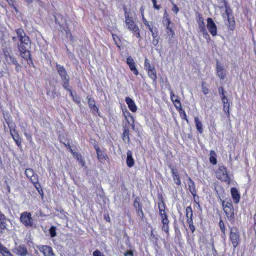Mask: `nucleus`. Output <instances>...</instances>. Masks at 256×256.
Masks as SVG:
<instances>
[{
	"mask_svg": "<svg viewBox=\"0 0 256 256\" xmlns=\"http://www.w3.org/2000/svg\"><path fill=\"white\" fill-rule=\"evenodd\" d=\"M15 32L20 42L18 48L20 56L27 62L28 65L34 66L30 52L28 50L31 44L30 38L26 34L22 28L16 29Z\"/></svg>",
	"mask_w": 256,
	"mask_h": 256,
	"instance_id": "f257e3e1",
	"label": "nucleus"
},
{
	"mask_svg": "<svg viewBox=\"0 0 256 256\" xmlns=\"http://www.w3.org/2000/svg\"><path fill=\"white\" fill-rule=\"evenodd\" d=\"M158 204L159 210V214L162 224V230L166 233V237L168 238L170 236V220L168 218V216L165 211L166 206L162 198H161L160 200H158Z\"/></svg>",
	"mask_w": 256,
	"mask_h": 256,
	"instance_id": "f03ea898",
	"label": "nucleus"
},
{
	"mask_svg": "<svg viewBox=\"0 0 256 256\" xmlns=\"http://www.w3.org/2000/svg\"><path fill=\"white\" fill-rule=\"evenodd\" d=\"M221 203L226 217L231 223L234 222V209L232 200L230 198H226L221 200Z\"/></svg>",
	"mask_w": 256,
	"mask_h": 256,
	"instance_id": "7ed1b4c3",
	"label": "nucleus"
},
{
	"mask_svg": "<svg viewBox=\"0 0 256 256\" xmlns=\"http://www.w3.org/2000/svg\"><path fill=\"white\" fill-rule=\"evenodd\" d=\"M125 24L127 29L131 32L136 38H141L140 30L132 18L128 14L125 15Z\"/></svg>",
	"mask_w": 256,
	"mask_h": 256,
	"instance_id": "20e7f679",
	"label": "nucleus"
},
{
	"mask_svg": "<svg viewBox=\"0 0 256 256\" xmlns=\"http://www.w3.org/2000/svg\"><path fill=\"white\" fill-rule=\"evenodd\" d=\"M229 240L234 250L240 242V233L236 226L230 228Z\"/></svg>",
	"mask_w": 256,
	"mask_h": 256,
	"instance_id": "39448f33",
	"label": "nucleus"
},
{
	"mask_svg": "<svg viewBox=\"0 0 256 256\" xmlns=\"http://www.w3.org/2000/svg\"><path fill=\"white\" fill-rule=\"evenodd\" d=\"M216 176L218 179L226 182L228 184L231 183V178L228 174L226 168L224 166H220L216 171Z\"/></svg>",
	"mask_w": 256,
	"mask_h": 256,
	"instance_id": "423d86ee",
	"label": "nucleus"
},
{
	"mask_svg": "<svg viewBox=\"0 0 256 256\" xmlns=\"http://www.w3.org/2000/svg\"><path fill=\"white\" fill-rule=\"evenodd\" d=\"M162 22L166 26L167 36H169L170 39L172 38L174 34V24L171 22L170 16L166 10H165Z\"/></svg>",
	"mask_w": 256,
	"mask_h": 256,
	"instance_id": "0eeeda50",
	"label": "nucleus"
},
{
	"mask_svg": "<svg viewBox=\"0 0 256 256\" xmlns=\"http://www.w3.org/2000/svg\"><path fill=\"white\" fill-rule=\"evenodd\" d=\"M94 142V148L97 158L98 160L102 164H104L105 160L108 161L109 160V158L106 153V149L104 148L101 150L98 146V143L95 140H92Z\"/></svg>",
	"mask_w": 256,
	"mask_h": 256,
	"instance_id": "6e6552de",
	"label": "nucleus"
},
{
	"mask_svg": "<svg viewBox=\"0 0 256 256\" xmlns=\"http://www.w3.org/2000/svg\"><path fill=\"white\" fill-rule=\"evenodd\" d=\"M20 220L26 227L30 228L33 226V219L30 212H22L20 214Z\"/></svg>",
	"mask_w": 256,
	"mask_h": 256,
	"instance_id": "1a4fd4ad",
	"label": "nucleus"
},
{
	"mask_svg": "<svg viewBox=\"0 0 256 256\" xmlns=\"http://www.w3.org/2000/svg\"><path fill=\"white\" fill-rule=\"evenodd\" d=\"M207 20V28L210 34L214 36L217 34V27L213 20L211 18H208Z\"/></svg>",
	"mask_w": 256,
	"mask_h": 256,
	"instance_id": "9d476101",
	"label": "nucleus"
},
{
	"mask_svg": "<svg viewBox=\"0 0 256 256\" xmlns=\"http://www.w3.org/2000/svg\"><path fill=\"white\" fill-rule=\"evenodd\" d=\"M10 134L17 146L20 148H22V139L20 137L18 132L14 128H10Z\"/></svg>",
	"mask_w": 256,
	"mask_h": 256,
	"instance_id": "9b49d317",
	"label": "nucleus"
},
{
	"mask_svg": "<svg viewBox=\"0 0 256 256\" xmlns=\"http://www.w3.org/2000/svg\"><path fill=\"white\" fill-rule=\"evenodd\" d=\"M216 74L221 80L226 78V70L223 66H222L218 61L216 62Z\"/></svg>",
	"mask_w": 256,
	"mask_h": 256,
	"instance_id": "f8f14e48",
	"label": "nucleus"
},
{
	"mask_svg": "<svg viewBox=\"0 0 256 256\" xmlns=\"http://www.w3.org/2000/svg\"><path fill=\"white\" fill-rule=\"evenodd\" d=\"M12 252L18 256H26L28 254V250L25 245H20L15 247Z\"/></svg>",
	"mask_w": 256,
	"mask_h": 256,
	"instance_id": "ddd939ff",
	"label": "nucleus"
},
{
	"mask_svg": "<svg viewBox=\"0 0 256 256\" xmlns=\"http://www.w3.org/2000/svg\"><path fill=\"white\" fill-rule=\"evenodd\" d=\"M169 168L170 170L172 176L175 184L178 186L180 185L181 180L178 170L172 165L169 166Z\"/></svg>",
	"mask_w": 256,
	"mask_h": 256,
	"instance_id": "4468645a",
	"label": "nucleus"
},
{
	"mask_svg": "<svg viewBox=\"0 0 256 256\" xmlns=\"http://www.w3.org/2000/svg\"><path fill=\"white\" fill-rule=\"evenodd\" d=\"M25 174L31 182H36L38 180V176L34 172L32 168H28L25 170Z\"/></svg>",
	"mask_w": 256,
	"mask_h": 256,
	"instance_id": "2eb2a0df",
	"label": "nucleus"
},
{
	"mask_svg": "<svg viewBox=\"0 0 256 256\" xmlns=\"http://www.w3.org/2000/svg\"><path fill=\"white\" fill-rule=\"evenodd\" d=\"M126 62L133 74L136 76H138V71L136 68V64L134 58L130 56H128Z\"/></svg>",
	"mask_w": 256,
	"mask_h": 256,
	"instance_id": "dca6fc26",
	"label": "nucleus"
},
{
	"mask_svg": "<svg viewBox=\"0 0 256 256\" xmlns=\"http://www.w3.org/2000/svg\"><path fill=\"white\" fill-rule=\"evenodd\" d=\"M230 194L234 204H238L240 200V195L238 190L234 187L232 188H230Z\"/></svg>",
	"mask_w": 256,
	"mask_h": 256,
	"instance_id": "f3484780",
	"label": "nucleus"
},
{
	"mask_svg": "<svg viewBox=\"0 0 256 256\" xmlns=\"http://www.w3.org/2000/svg\"><path fill=\"white\" fill-rule=\"evenodd\" d=\"M188 190L192 195L195 202L198 204V202H197L196 200V189L194 182L190 178H188Z\"/></svg>",
	"mask_w": 256,
	"mask_h": 256,
	"instance_id": "a211bd4d",
	"label": "nucleus"
},
{
	"mask_svg": "<svg viewBox=\"0 0 256 256\" xmlns=\"http://www.w3.org/2000/svg\"><path fill=\"white\" fill-rule=\"evenodd\" d=\"M56 67L62 80L65 79L66 78L69 77L67 72L64 66L58 64H56Z\"/></svg>",
	"mask_w": 256,
	"mask_h": 256,
	"instance_id": "6ab92c4d",
	"label": "nucleus"
},
{
	"mask_svg": "<svg viewBox=\"0 0 256 256\" xmlns=\"http://www.w3.org/2000/svg\"><path fill=\"white\" fill-rule=\"evenodd\" d=\"M170 98L176 110L182 108L181 102L178 96H176L172 90L170 92Z\"/></svg>",
	"mask_w": 256,
	"mask_h": 256,
	"instance_id": "aec40b11",
	"label": "nucleus"
},
{
	"mask_svg": "<svg viewBox=\"0 0 256 256\" xmlns=\"http://www.w3.org/2000/svg\"><path fill=\"white\" fill-rule=\"evenodd\" d=\"M228 17V29L230 30H234L235 28L236 22L234 16H230V14L228 12V10L226 11Z\"/></svg>",
	"mask_w": 256,
	"mask_h": 256,
	"instance_id": "412c9836",
	"label": "nucleus"
},
{
	"mask_svg": "<svg viewBox=\"0 0 256 256\" xmlns=\"http://www.w3.org/2000/svg\"><path fill=\"white\" fill-rule=\"evenodd\" d=\"M40 252H42L44 256H53L54 253L52 248L48 246H42L40 248Z\"/></svg>",
	"mask_w": 256,
	"mask_h": 256,
	"instance_id": "4be33fe9",
	"label": "nucleus"
},
{
	"mask_svg": "<svg viewBox=\"0 0 256 256\" xmlns=\"http://www.w3.org/2000/svg\"><path fill=\"white\" fill-rule=\"evenodd\" d=\"M224 108L223 110L225 114H226L228 118H230V103L228 102V99L226 96H222V98Z\"/></svg>",
	"mask_w": 256,
	"mask_h": 256,
	"instance_id": "5701e85b",
	"label": "nucleus"
},
{
	"mask_svg": "<svg viewBox=\"0 0 256 256\" xmlns=\"http://www.w3.org/2000/svg\"><path fill=\"white\" fill-rule=\"evenodd\" d=\"M130 130L128 126H123V133L122 136V140L125 142L127 143H129L130 142Z\"/></svg>",
	"mask_w": 256,
	"mask_h": 256,
	"instance_id": "b1692460",
	"label": "nucleus"
},
{
	"mask_svg": "<svg viewBox=\"0 0 256 256\" xmlns=\"http://www.w3.org/2000/svg\"><path fill=\"white\" fill-rule=\"evenodd\" d=\"M125 101L128 104L129 109L133 112L137 110V106L134 102L130 97H126Z\"/></svg>",
	"mask_w": 256,
	"mask_h": 256,
	"instance_id": "393cba45",
	"label": "nucleus"
},
{
	"mask_svg": "<svg viewBox=\"0 0 256 256\" xmlns=\"http://www.w3.org/2000/svg\"><path fill=\"white\" fill-rule=\"evenodd\" d=\"M6 228V223L5 216L0 211V233Z\"/></svg>",
	"mask_w": 256,
	"mask_h": 256,
	"instance_id": "a878e982",
	"label": "nucleus"
},
{
	"mask_svg": "<svg viewBox=\"0 0 256 256\" xmlns=\"http://www.w3.org/2000/svg\"><path fill=\"white\" fill-rule=\"evenodd\" d=\"M127 157L126 160V163L128 167L132 168L134 164V160L132 156V152L130 150H128L127 152Z\"/></svg>",
	"mask_w": 256,
	"mask_h": 256,
	"instance_id": "bb28decb",
	"label": "nucleus"
},
{
	"mask_svg": "<svg viewBox=\"0 0 256 256\" xmlns=\"http://www.w3.org/2000/svg\"><path fill=\"white\" fill-rule=\"evenodd\" d=\"M196 22L198 24L200 31L206 28V25L204 22V18H202V15L198 13V16L196 17Z\"/></svg>",
	"mask_w": 256,
	"mask_h": 256,
	"instance_id": "cd10ccee",
	"label": "nucleus"
},
{
	"mask_svg": "<svg viewBox=\"0 0 256 256\" xmlns=\"http://www.w3.org/2000/svg\"><path fill=\"white\" fill-rule=\"evenodd\" d=\"M194 121L197 131L200 134H202L204 131L202 122L200 120L198 116L194 117Z\"/></svg>",
	"mask_w": 256,
	"mask_h": 256,
	"instance_id": "c85d7f7f",
	"label": "nucleus"
},
{
	"mask_svg": "<svg viewBox=\"0 0 256 256\" xmlns=\"http://www.w3.org/2000/svg\"><path fill=\"white\" fill-rule=\"evenodd\" d=\"M0 254L2 256H14L3 244L0 242Z\"/></svg>",
	"mask_w": 256,
	"mask_h": 256,
	"instance_id": "c756f323",
	"label": "nucleus"
},
{
	"mask_svg": "<svg viewBox=\"0 0 256 256\" xmlns=\"http://www.w3.org/2000/svg\"><path fill=\"white\" fill-rule=\"evenodd\" d=\"M112 38L114 41L115 44L120 49H121L122 47V37L117 36L116 34H112Z\"/></svg>",
	"mask_w": 256,
	"mask_h": 256,
	"instance_id": "7c9ffc66",
	"label": "nucleus"
},
{
	"mask_svg": "<svg viewBox=\"0 0 256 256\" xmlns=\"http://www.w3.org/2000/svg\"><path fill=\"white\" fill-rule=\"evenodd\" d=\"M218 226L222 232V238H224L226 237V228L224 221L222 219L220 220Z\"/></svg>",
	"mask_w": 256,
	"mask_h": 256,
	"instance_id": "2f4dec72",
	"label": "nucleus"
},
{
	"mask_svg": "<svg viewBox=\"0 0 256 256\" xmlns=\"http://www.w3.org/2000/svg\"><path fill=\"white\" fill-rule=\"evenodd\" d=\"M148 76L156 83V82L157 76L155 68L147 71Z\"/></svg>",
	"mask_w": 256,
	"mask_h": 256,
	"instance_id": "473e14b6",
	"label": "nucleus"
},
{
	"mask_svg": "<svg viewBox=\"0 0 256 256\" xmlns=\"http://www.w3.org/2000/svg\"><path fill=\"white\" fill-rule=\"evenodd\" d=\"M210 157L209 158L210 162L213 165L216 164L217 163V160L216 158V152L214 150H212L210 151Z\"/></svg>",
	"mask_w": 256,
	"mask_h": 256,
	"instance_id": "72a5a7b5",
	"label": "nucleus"
},
{
	"mask_svg": "<svg viewBox=\"0 0 256 256\" xmlns=\"http://www.w3.org/2000/svg\"><path fill=\"white\" fill-rule=\"evenodd\" d=\"M34 188L36 189L42 198H44V192L40 184L38 182V180L36 182H32Z\"/></svg>",
	"mask_w": 256,
	"mask_h": 256,
	"instance_id": "f704fd0d",
	"label": "nucleus"
},
{
	"mask_svg": "<svg viewBox=\"0 0 256 256\" xmlns=\"http://www.w3.org/2000/svg\"><path fill=\"white\" fill-rule=\"evenodd\" d=\"M185 215L186 219L194 217L193 210L190 206H187L186 208Z\"/></svg>",
	"mask_w": 256,
	"mask_h": 256,
	"instance_id": "c9c22d12",
	"label": "nucleus"
},
{
	"mask_svg": "<svg viewBox=\"0 0 256 256\" xmlns=\"http://www.w3.org/2000/svg\"><path fill=\"white\" fill-rule=\"evenodd\" d=\"M186 222L188 224L192 233H193L196 230L195 226L194 224V217L186 219Z\"/></svg>",
	"mask_w": 256,
	"mask_h": 256,
	"instance_id": "e433bc0d",
	"label": "nucleus"
},
{
	"mask_svg": "<svg viewBox=\"0 0 256 256\" xmlns=\"http://www.w3.org/2000/svg\"><path fill=\"white\" fill-rule=\"evenodd\" d=\"M176 110L179 112L180 118L184 120L187 122V123H188L189 121L184 110L182 109V108H178Z\"/></svg>",
	"mask_w": 256,
	"mask_h": 256,
	"instance_id": "4c0bfd02",
	"label": "nucleus"
},
{
	"mask_svg": "<svg viewBox=\"0 0 256 256\" xmlns=\"http://www.w3.org/2000/svg\"><path fill=\"white\" fill-rule=\"evenodd\" d=\"M62 80L63 81V84H62L63 88L66 90H68L70 89L69 88L70 87V82H69L70 78L69 77L66 78L65 79Z\"/></svg>",
	"mask_w": 256,
	"mask_h": 256,
	"instance_id": "58836bf2",
	"label": "nucleus"
},
{
	"mask_svg": "<svg viewBox=\"0 0 256 256\" xmlns=\"http://www.w3.org/2000/svg\"><path fill=\"white\" fill-rule=\"evenodd\" d=\"M154 68V66L150 64V61L148 58H146L144 60V68L146 71L151 70Z\"/></svg>",
	"mask_w": 256,
	"mask_h": 256,
	"instance_id": "ea45409f",
	"label": "nucleus"
},
{
	"mask_svg": "<svg viewBox=\"0 0 256 256\" xmlns=\"http://www.w3.org/2000/svg\"><path fill=\"white\" fill-rule=\"evenodd\" d=\"M142 206V204L140 202V198L138 196L134 198V206L135 209L140 208Z\"/></svg>",
	"mask_w": 256,
	"mask_h": 256,
	"instance_id": "a19ab883",
	"label": "nucleus"
},
{
	"mask_svg": "<svg viewBox=\"0 0 256 256\" xmlns=\"http://www.w3.org/2000/svg\"><path fill=\"white\" fill-rule=\"evenodd\" d=\"M135 210L138 215L140 217V219L142 220L144 218V213L142 210V206L138 208Z\"/></svg>",
	"mask_w": 256,
	"mask_h": 256,
	"instance_id": "79ce46f5",
	"label": "nucleus"
},
{
	"mask_svg": "<svg viewBox=\"0 0 256 256\" xmlns=\"http://www.w3.org/2000/svg\"><path fill=\"white\" fill-rule=\"evenodd\" d=\"M90 108L94 114H97L98 116H100V113L96 104L92 105Z\"/></svg>",
	"mask_w": 256,
	"mask_h": 256,
	"instance_id": "37998d69",
	"label": "nucleus"
},
{
	"mask_svg": "<svg viewBox=\"0 0 256 256\" xmlns=\"http://www.w3.org/2000/svg\"><path fill=\"white\" fill-rule=\"evenodd\" d=\"M86 99L89 108H91V106L96 104V100L94 98L88 96Z\"/></svg>",
	"mask_w": 256,
	"mask_h": 256,
	"instance_id": "c03bdc74",
	"label": "nucleus"
},
{
	"mask_svg": "<svg viewBox=\"0 0 256 256\" xmlns=\"http://www.w3.org/2000/svg\"><path fill=\"white\" fill-rule=\"evenodd\" d=\"M50 234L51 237L54 238L55 237L56 235V228L54 226H52L50 228Z\"/></svg>",
	"mask_w": 256,
	"mask_h": 256,
	"instance_id": "a18cd8bd",
	"label": "nucleus"
},
{
	"mask_svg": "<svg viewBox=\"0 0 256 256\" xmlns=\"http://www.w3.org/2000/svg\"><path fill=\"white\" fill-rule=\"evenodd\" d=\"M206 83L204 82H202V92L204 95H206L209 92V90L208 88L204 86Z\"/></svg>",
	"mask_w": 256,
	"mask_h": 256,
	"instance_id": "49530a36",
	"label": "nucleus"
},
{
	"mask_svg": "<svg viewBox=\"0 0 256 256\" xmlns=\"http://www.w3.org/2000/svg\"><path fill=\"white\" fill-rule=\"evenodd\" d=\"M70 153L72 154V156H74L76 158V160L78 161L82 158V157L80 154L74 152L73 150H70Z\"/></svg>",
	"mask_w": 256,
	"mask_h": 256,
	"instance_id": "de8ad7c7",
	"label": "nucleus"
},
{
	"mask_svg": "<svg viewBox=\"0 0 256 256\" xmlns=\"http://www.w3.org/2000/svg\"><path fill=\"white\" fill-rule=\"evenodd\" d=\"M200 32H202L204 37L206 39L208 40V41L210 40V35L208 34L206 28L201 30Z\"/></svg>",
	"mask_w": 256,
	"mask_h": 256,
	"instance_id": "09e8293b",
	"label": "nucleus"
},
{
	"mask_svg": "<svg viewBox=\"0 0 256 256\" xmlns=\"http://www.w3.org/2000/svg\"><path fill=\"white\" fill-rule=\"evenodd\" d=\"M172 10L176 14H177L180 10L178 7L174 2H172Z\"/></svg>",
	"mask_w": 256,
	"mask_h": 256,
	"instance_id": "8fccbe9b",
	"label": "nucleus"
},
{
	"mask_svg": "<svg viewBox=\"0 0 256 256\" xmlns=\"http://www.w3.org/2000/svg\"><path fill=\"white\" fill-rule=\"evenodd\" d=\"M16 60L11 55L8 57V60H6V62L8 64H13L14 63L16 62Z\"/></svg>",
	"mask_w": 256,
	"mask_h": 256,
	"instance_id": "3c124183",
	"label": "nucleus"
},
{
	"mask_svg": "<svg viewBox=\"0 0 256 256\" xmlns=\"http://www.w3.org/2000/svg\"><path fill=\"white\" fill-rule=\"evenodd\" d=\"M124 116L126 119V120L128 121V122H129L127 120L128 116L134 122V118H133L132 116V114L128 111L126 110L124 112Z\"/></svg>",
	"mask_w": 256,
	"mask_h": 256,
	"instance_id": "603ef678",
	"label": "nucleus"
},
{
	"mask_svg": "<svg viewBox=\"0 0 256 256\" xmlns=\"http://www.w3.org/2000/svg\"><path fill=\"white\" fill-rule=\"evenodd\" d=\"M72 99L73 101L77 104H80V97L77 94H76Z\"/></svg>",
	"mask_w": 256,
	"mask_h": 256,
	"instance_id": "864d4df0",
	"label": "nucleus"
},
{
	"mask_svg": "<svg viewBox=\"0 0 256 256\" xmlns=\"http://www.w3.org/2000/svg\"><path fill=\"white\" fill-rule=\"evenodd\" d=\"M93 256H105L100 250H96L93 252Z\"/></svg>",
	"mask_w": 256,
	"mask_h": 256,
	"instance_id": "5fc2aeb1",
	"label": "nucleus"
},
{
	"mask_svg": "<svg viewBox=\"0 0 256 256\" xmlns=\"http://www.w3.org/2000/svg\"><path fill=\"white\" fill-rule=\"evenodd\" d=\"M218 90L219 94L220 95L221 98H222V96H226L224 95V88L223 87L220 86V88H218Z\"/></svg>",
	"mask_w": 256,
	"mask_h": 256,
	"instance_id": "6e6d98bb",
	"label": "nucleus"
},
{
	"mask_svg": "<svg viewBox=\"0 0 256 256\" xmlns=\"http://www.w3.org/2000/svg\"><path fill=\"white\" fill-rule=\"evenodd\" d=\"M3 54H4L6 60H8V57L10 56L8 51L6 50H4Z\"/></svg>",
	"mask_w": 256,
	"mask_h": 256,
	"instance_id": "4d7b16f0",
	"label": "nucleus"
},
{
	"mask_svg": "<svg viewBox=\"0 0 256 256\" xmlns=\"http://www.w3.org/2000/svg\"><path fill=\"white\" fill-rule=\"evenodd\" d=\"M152 2L154 8L157 10H159L160 8V6L157 4L156 0H152Z\"/></svg>",
	"mask_w": 256,
	"mask_h": 256,
	"instance_id": "13d9d810",
	"label": "nucleus"
},
{
	"mask_svg": "<svg viewBox=\"0 0 256 256\" xmlns=\"http://www.w3.org/2000/svg\"><path fill=\"white\" fill-rule=\"evenodd\" d=\"M140 12L142 16V21L144 20H146V18H144V8L143 6H142L140 8Z\"/></svg>",
	"mask_w": 256,
	"mask_h": 256,
	"instance_id": "bf43d9fd",
	"label": "nucleus"
},
{
	"mask_svg": "<svg viewBox=\"0 0 256 256\" xmlns=\"http://www.w3.org/2000/svg\"><path fill=\"white\" fill-rule=\"evenodd\" d=\"M153 38H159L158 36V31L156 28H154V32L152 33Z\"/></svg>",
	"mask_w": 256,
	"mask_h": 256,
	"instance_id": "052dcab7",
	"label": "nucleus"
},
{
	"mask_svg": "<svg viewBox=\"0 0 256 256\" xmlns=\"http://www.w3.org/2000/svg\"><path fill=\"white\" fill-rule=\"evenodd\" d=\"M16 66V70L17 72H18L21 69L20 65L18 63V61L16 62L13 64Z\"/></svg>",
	"mask_w": 256,
	"mask_h": 256,
	"instance_id": "680f3d73",
	"label": "nucleus"
},
{
	"mask_svg": "<svg viewBox=\"0 0 256 256\" xmlns=\"http://www.w3.org/2000/svg\"><path fill=\"white\" fill-rule=\"evenodd\" d=\"M134 256L133 252L132 250H128L124 253V256Z\"/></svg>",
	"mask_w": 256,
	"mask_h": 256,
	"instance_id": "e2e57ef3",
	"label": "nucleus"
},
{
	"mask_svg": "<svg viewBox=\"0 0 256 256\" xmlns=\"http://www.w3.org/2000/svg\"><path fill=\"white\" fill-rule=\"evenodd\" d=\"M159 42V38H153L152 44L154 46H156Z\"/></svg>",
	"mask_w": 256,
	"mask_h": 256,
	"instance_id": "0e129e2a",
	"label": "nucleus"
},
{
	"mask_svg": "<svg viewBox=\"0 0 256 256\" xmlns=\"http://www.w3.org/2000/svg\"><path fill=\"white\" fill-rule=\"evenodd\" d=\"M142 22H144V24L149 29V28H150L151 26H151L149 22L146 20H144L142 21Z\"/></svg>",
	"mask_w": 256,
	"mask_h": 256,
	"instance_id": "69168bd1",
	"label": "nucleus"
},
{
	"mask_svg": "<svg viewBox=\"0 0 256 256\" xmlns=\"http://www.w3.org/2000/svg\"><path fill=\"white\" fill-rule=\"evenodd\" d=\"M104 218L106 222H110V218L108 214H104Z\"/></svg>",
	"mask_w": 256,
	"mask_h": 256,
	"instance_id": "338daca9",
	"label": "nucleus"
},
{
	"mask_svg": "<svg viewBox=\"0 0 256 256\" xmlns=\"http://www.w3.org/2000/svg\"><path fill=\"white\" fill-rule=\"evenodd\" d=\"M64 146L68 150L69 152H70V150H72L71 148V146L69 144V142H68V144H66V143H63Z\"/></svg>",
	"mask_w": 256,
	"mask_h": 256,
	"instance_id": "774afa93",
	"label": "nucleus"
}]
</instances>
